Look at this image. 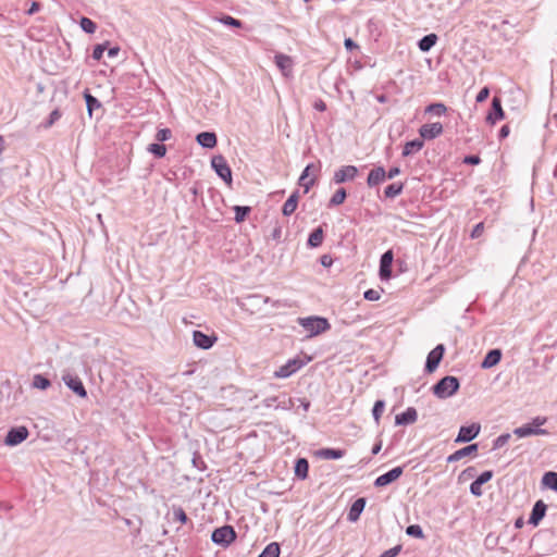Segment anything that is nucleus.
Listing matches in <instances>:
<instances>
[{"instance_id":"1","label":"nucleus","mask_w":557,"mask_h":557,"mask_svg":"<svg viewBox=\"0 0 557 557\" xmlns=\"http://www.w3.org/2000/svg\"><path fill=\"white\" fill-rule=\"evenodd\" d=\"M460 387L458 377L447 375L442 377L436 384L433 385V394L440 399H446L455 395Z\"/></svg>"},{"instance_id":"2","label":"nucleus","mask_w":557,"mask_h":557,"mask_svg":"<svg viewBox=\"0 0 557 557\" xmlns=\"http://www.w3.org/2000/svg\"><path fill=\"white\" fill-rule=\"evenodd\" d=\"M298 323L308 333V337L317 336L323 332H326L331 327L327 319L322 317L299 318Z\"/></svg>"},{"instance_id":"3","label":"nucleus","mask_w":557,"mask_h":557,"mask_svg":"<svg viewBox=\"0 0 557 557\" xmlns=\"http://www.w3.org/2000/svg\"><path fill=\"white\" fill-rule=\"evenodd\" d=\"M236 532L232 525L225 524L216 528L211 534V541L223 547L228 546L236 540Z\"/></svg>"},{"instance_id":"4","label":"nucleus","mask_w":557,"mask_h":557,"mask_svg":"<svg viewBox=\"0 0 557 557\" xmlns=\"http://www.w3.org/2000/svg\"><path fill=\"white\" fill-rule=\"evenodd\" d=\"M211 166L215 171L216 175L227 185L232 184V170L222 154L212 157Z\"/></svg>"},{"instance_id":"5","label":"nucleus","mask_w":557,"mask_h":557,"mask_svg":"<svg viewBox=\"0 0 557 557\" xmlns=\"http://www.w3.org/2000/svg\"><path fill=\"white\" fill-rule=\"evenodd\" d=\"M307 361L299 357L289 359L285 364L281 366L275 372L274 376L278 379H286L306 366Z\"/></svg>"},{"instance_id":"6","label":"nucleus","mask_w":557,"mask_h":557,"mask_svg":"<svg viewBox=\"0 0 557 557\" xmlns=\"http://www.w3.org/2000/svg\"><path fill=\"white\" fill-rule=\"evenodd\" d=\"M445 354V346L443 344H438L435 348H433L426 357L424 371L426 373H433L440 366L443 356Z\"/></svg>"},{"instance_id":"7","label":"nucleus","mask_w":557,"mask_h":557,"mask_svg":"<svg viewBox=\"0 0 557 557\" xmlns=\"http://www.w3.org/2000/svg\"><path fill=\"white\" fill-rule=\"evenodd\" d=\"M29 435L28 429L24 425L11 428L4 438L7 446L13 447L24 442Z\"/></svg>"},{"instance_id":"8","label":"nucleus","mask_w":557,"mask_h":557,"mask_svg":"<svg viewBox=\"0 0 557 557\" xmlns=\"http://www.w3.org/2000/svg\"><path fill=\"white\" fill-rule=\"evenodd\" d=\"M271 302L273 307H281L282 301L281 300H272L269 297H264L261 295H249L243 299L238 305L242 309L248 310V307H258L260 308V304H269Z\"/></svg>"},{"instance_id":"9","label":"nucleus","mask_w":557,"mask_h":557,"mask_svg":"<svg viewBox=\"0 0 557 557\" xmlns=\"http://www.w3.org/2000/svg\"><path fill=\"white\" fill-rule=\"evenodd\" d=\"M64 384L78 397L86 398L87 391L82 382V380L77 375L64 374L62 376Z\"/></svg>"},{"instance_id":"10","label":"nucleus","mask_w":557,"mask_h":557,"mask_svg":"<svg viewBox=\"0 0 557 557\" xmlns=\"http://www.w3.org/2000/svg\"><path fill=\"white\" fill-rule=\"evenodd\" d=\"M481 431L479 423H472L470 425H462L459 429L458 435L455 440L456 443H468L474 440Z\"/></svg>"},{"instance_id":"11","label":"nucleus","mask_w":557,"mask_h":557,"mask_svg":"<svg viewBox=\"0 0 557 557\" xmlns=\"http://www.w3.org/2000/svg\"><path fill=\"white\" fill-rule=\"evenodd\" d=\"M404 473V467H395L386 473L377 476L374 481L375 487H383L398 480Z\"/></svg>"},{"instance_id":"12","label":"nucleus","mask_w":557,"mask_h":557,"mask_svg":"<svg viewBox=\"0 0 557 557\" xmlns=\"http://www.w3.org/2000/svg\"><path fill=\"white\" fill-rule=\"evenodd\" d=\"M443 125L440 122L423 124L419 128V134L423 140H432L443 134Z\"/></svg>"},{"instance_id":"13","label":"nucleus","mask_w":557,"mask_h":557,"mask_svg":"<svg viewBox=\"0 0 557 557\" xmlns=\"http://www.w3.org/2000/svg\"><path fill=\"white\" fill-rule=\"evenodd\" d=\"M358 174V169L355 165H344L335 171L333 181L336 184H343L348 181H354Z\"/></svg>"},{"instance_id":"14","label":"nucleus","mask_w":557,"mask_h":557,"mask_svg":"<svg viewBox=\"0 0 557 557\" xmlns=\"http://www.w3.org/2000/svg\"><path fill=\"white\" fill-rule=\"evenodd\" d=\"M546 510H547V506L542 499H539L537 502H535V504L533 505V508L531 510L530 517H529V521H528L529 524H532L534 527L539 525L540 522L545 517Z\"/></svg>"},{"instance_id":"15","label":"nucleus","mask_w":557,"mask_h":557,"mask_svg":"<svg viewBox=\"0 0 557 557\" xmlns=\"http://www.w3.org/2000/svg\"><path fill=\"white\" fill-rule=\"evenodd\" d=\"M216 336L214 335H207L201 331H194L193 332V341L194 344L201 349H210L214 343L216 342Z\"/></svg>"},{"instance_id":"16","label":"nucleus","mask_w":557,"mask_h":557,"mask_svg":"<svg viewBox=\"0 0 557 557\" xmlns=\"http://www.w3.org/2000/svg\"><path fill=\"white\" fill-rule=\"evenodd\" d=\"M505 117V113L502 107V101L498 97H494L492 100L490 112L486 116V121L491 124H495Z\"/></svg>"},{"instance_id":"17","label":"nucleus","mask_w":557,"mask_h":557,"mask_svg":"<svg viewBox=\"0 0 557 557\" xmlns=\"http://www.w3.org/2000/svg\"><path fill=\"white\" fill-rule=\"evenodd\" d=\"M386 180V171L383 166H376L372 169L367 177V185L372 188Z\"/></svg>"},{"instance_id":"18","label":"nucleus","mask_w":557,"mask_h":557,"mask_svg":"<svg viewBox=\"0 0 557 557\" xmlns=\"http://www.w3.org/2000/svg\"><path fill=\"white\" fill-rule=\"evenodd\" d=\"M418 420V412L416 408L408 407L404 412L396 414L395 424L396 425H408L412 424Z\"/></svg>"},{"instance_id":"19","label":"nucleus","mask_w":557,"mask_h":557,"mask_svg":"<svg viewBox=\"0 0 557 557\" xmlns=\"http://www.w3.org/2000/svg\"><path fill=\"white\" fill-rule=\"evenodd\" d=\"M366 504L367 499L364 497L357 498L350 506V509L347 513V520L349 522L358 521L362 511L364 510Z\"/></svg>"},{"instance_id":"20","label":"nucleus","mask_w":557,"mask_h":557,"mask_svg":"<svg viewBox=\"0 0 557 557\" xmlns=\"http://www.w3.org/2000/svg\"><path fill=\"white\" fill-rule=\"evenodd\" d=\"M478 449H479V445L476 443L470 444L466 447H462V448L456 450L451 455H449L447 457V462L450 463V462L459 461L460 459H462L467 456H471V455L475 454L478 451Z\"/></svg>"},{"instance_id":"21","label":"nucleus","mask_w":557,"mask_h":557,"mask_svg":"<svg viewBox=\"0 0 557 557\" xmlns=\"http://www.w3.org/2000/svg\"><path fill=\"white\" fill-rule=\"evenodd\" d=\"M274 61H275L276 66L281 70V72L284 76H288L290 74V72L293 70L294 62L289 55L283 54V53H276L274 57Z\"/></svg>"},{"instance_id":"22","label":"nucleus","mask_w":557,"mask_h":557,"mask_svg":"<svg viewBox=\"0 0 557 557\" xmlns=\"http://www.w3.org/2000/svg\"><path fill=\"white\" fill-rule=\"evenodd\" d=\"M196 141L202 148L212 149L218 144V137L213 132H201L197 134Z\"/></svg>"},{"instance_id":"23","label":"nucleus","mask_w":557,"mask_h":557,"mask_svg":"<svg viewBox=\"0 0 557 557\" xmlns=\"http://www.w3.org/2000/svg\"><path fill=\"white\" fill-rule=\"evenodd\" d=\"M393 252L387 250L384 252L380 260V276L381 278H388L392 273Z\"/></svg>"},{"instance_id":"24","label":"nucleus","mask_w":557,"mask_h":557,"mask_svg":"<svg viewBox=\"0 0 557 557\" xmlns=\"http://www.w3.org/2000/svg\"><path fill=\"white\" fill-rule=\"evenodd\" d=\"M513 434L518 437H527L532 435H547L549 432L545 429L533 428L530 423L516 428Z\"/></svg>"},{"instance_id":"25","label":"nucleus","mask_w":557,"mask_h":557,"mask_svg":"<svg viewBox=\"0 0 557 557\" xmlns=\"http://www.w3.org/2000/svg\"><path fill=\"white\" fill-rule=\"evenodd\" d=\"M314 169V164L313 163H310L308 164L305 170L302 171L299 180H298V184L305 188V193H308L310 190V188L314 185L315 183V180L314 178H309V175H310V172L311 170Z\"/></svg>"},{"instance_id":"26","label":"nucleus","mask_w":557,"mask_h":557,"mask_svg":"<svg viewBox=\"0 0 557 557\" xmlns=\"http://www.w3.org/2000/svg\"><path fill=\"white\" fill-rule=\"evenodd\" d=\"M502 359L500 349H491L484 357L481 367L483 369H490L496 366Z\"/></svg>"},{"instance_id":"27","label":"nucleus","mask_w":557,"mask_h":557,"mask_svg":"<svg viewBox=\"0 0 557 557\" xmlns=\"http://www.w3.org/2000/svg\"><path fill=\"white\" fill-rule=\"evenodd\" d=\"M299 193L295 190L285 201L282 208V213L285 216L292 215L298 206Z\"/></svg>"},{"instance_id":"28","label":"nucleus","mask_w":557,"mask_h":557,"mask_svg":"<svg viewBox=\"0 0 557 557\" xmlns=\"http://www.w3.org/2000/svg\"><path fill=\"white\" fill-rule=\"evenodd\" d=\"M424 146V141L421 138H416L413 140L407 141L404 146L401 156L403 157H409L413 153L419 152Z\"/></svg>"},{"instance_id":"29","label":"nucleus","mask_w":557,"mask_h":557,"mask_svg":"<svg viewBox=\"0 0 557 557\" xmlns=\"http://www.w3.org/2000/svg\"><path fill=\"white\" fill-rule=\"evenodd\" d=\"M83 96L86 101L87 113L91 119L94 111L101 108V102L95 96H92L88 89L84 90Z\"/></svg>"},{"instance_id":"30","label":"nucleus","mask_w":557,"mask_h":557,"mask_svg":"<svg viewBox=\"0 0 557 557\" xmlns=\"http://www.w3.org/2000/svg\"><path fill=\"white\" fill-rule=\"evenodd\" d=\"M438 37L436 34H428L418 41V47L422 52L430 51L437 42Z\"/></svg>"},{"instance_id":"31","label":"nucleus","mask_w":557,"mask_h":557,"mask_svg":"<svg viewBox=\"0 0 557 557\" xmlns=\"http://www.w3.org/2000/svg\"><path fill=\"white\" fill-rule=\"evenodd\" d=\"M323 238H324V231H323L322 226H318L310 233L307 244L309 247L317 248L322 245Z\"/></svg>"},{"instance_id":"32","label":"nucleus","mask_w":557,"mask_h":557,"mask_svg":"<svg viewBox=\"0 0 557 557\" xmlns=\"http://www.w3.org/2000/svg\"><path fill=\"white\" fill-rule=\"evenodd\" d=\"M295 475L304 480L308 476L309 462L306 458H298L295 462Z\"/></svg>"},{"instance_id":"33","label":"nucleus","mask_w":557,"mask_h":557,"mask_svg":"<svg viewBox=\"0 0 557 557\" xmlns=\"http://www.w3.org/2000/svg\"><path fill=\"white\" fill-rule=\"evenodd\" d=\"M172 520L174 522H180L181 524H186L189 519L185 512V510L181 506L173 505L171 509Z\"/></svg>"},{"instance_id":"34","label":"nucleus","mask_w":557,"mask_h":557,"mask_svg":"<svg viewBox=\"0 0 557 557\" xmlns=\"http://www.w3.org/2000/svg\"><path fill=\"white\" fill-rule=\"evenodd\" d=\"M542 484L553 491H557V472H545L542 478Z\"/></svg>"},{"instance_id":"35","label":"nucleus","mask_w":557,"mask_h":557,"mask_svg":"<svg viewBox=\"0 0 557 557\" xmlns=\"http://www.w3.org/2000/svg\"><path fill=\"white\" fill-rule=\"evenodd\" d=\"M281 547L276 542H272L265 546L258 557H280Z\"/></svg>"},{"instance_id":"36","label":"nucleus","mask_w":557,"mask_h":557,"mask_svg":"<svg viewBox=\"0 0 557 557\" xmlns=\"http://www.w3.org/2000/svg\"><path fill=\"white\" fill-rule=\"evenodd\" d=\"M403 189H404L403 183H393L385 187L384 196L386 198L393 199V198L397 197L398 195H400L403 193Z\"/></svg>"},{"instance_id":"37","label":"nucleus","mask_w":557,"mask_h":557,"mask_svg":"<svg viewBox=\"0 0 557 557\" xmlns=\"http://www.w3.org/2000/svg\"><path fill=\"white\" fill-rule=\"evenodd\" d=\"M345 451L336 448H323L319 450V456L324 459H339L344 456Z\"/></svg>"},{"instance_id":"38","label":"nucleus","mask_w":557,"mask_h":557,"mask_svg":"<svg viewBox=\"0 0 557 557\" xmlns=\"http://www.w3.org/2000/svg\"><path fill=\"white\" fill-rule=\"evenodd\" d=\"M447 112V107L442 102H434L425 108V113L434 114L437 116L444 115Z\"/></svg>"},{"instance_id":"39","label":"nucleus","mask_w":557,"mask_h":557,"mask_svg":"<svg viewBox=\"0 0 557 557\" xmlns=\"http://www.w3.org/2000/svg\"><path fill=\"white\" fill-rule=\"evenodd\" d=\"M347 197V193L345 188L337 189L334 195L331 197L329 201V207H336L342 205Z\"/></svg>"},{"instance_id":"40","label":"nucleus","mask_w":557,"mask_h":557,"mask_svg":"<svg viewBox=\"0 0 557 557\" xmlns=\"http://www.w3.org/2000/svg\"><path fill=\"white\" fill-rule=\"evenodd\" d=\"M251 208L248 206H235L234 212H235V222L242 223L245 221L246 216L250 213Z\"/></svg>"},{"instance_id":"41","label":"nucleus","mask_w":557,"mask_h":557,"mask_svg":"<svg viewBox=\"0 0 557 557\" xmlns=\"http://www.w3.org/2000/svg\"><path fill=\"white\" fill-rule=\"evenodd\" d=\"M147 150L157 158H163L166 153V147L162 143L150 144Z\"/></svg>"},{"instance_id":"42","label":"nucleus","mask_w":557,"mask_h":557,"mask_svg":"<svg viewBox=\"0 0 557 557\" xmlns=\"http://www.w3.org/2000/svg\"><path fill=\"white\" fill-rule=\"evenodd\" d=\"M51 385V382L49 379L41 374H36L33 377V387L38 389H47Z\"/></svg>"},{"instance_id":"43","label":"nucleus","mask_w":557,"mask_h":557,"mask_svg":"<svg viewBox=\"0 0 557 557\" xmlns=\"http://www.w3.org/2000/svg\"><path fill=\"white\" fill-rule=\"evenodd\" d=\"M81 28L87 34H94L97 29V24L89 17L83 16L79 21Z\"/></svg>"},{"instance_id":"44","label":"nucleus","mask_w":557,"mask_h":557,"mask_svg":"<svg viewBox=\"0 0 557 557\" xmlns=\"http://www.w3.org/2000/svg\"><path fill=\"white\" fill-rule=\"evenodd\" d=\"M384 408H385V401L384 400L379 399V400H376L374 403V406L372 408V416H373V419L376 422V424L380 423V419L382 417Z\"/></svg>"},{"instance_id":"45","label":"nucleus","mask_w":557,"mask_h":557,"mask_svg":"<svg viewBox=\"0 0 557 557\" xmlns=\"http://www.w3.org/2000/svg\"><path fill=\"white\" fill-rule=\"evenodd\" d=\"M406 534L416 539H423V530L419 524H410L406 529Z\"/></svg>"},{"instance_id":"46","label":"nucleus","mask_w":557,"mask_h":557,"mask_svg":"<svg viewBox=\"0 0 557 557\" xmlns=\"http://www.w3.org/2000/svg\"><path fill=\"white\" fill-rule=\"evenodd\" d=\"M509 438H510L509 433L500 434L493 441V449L502 448L503 446H505L508 443Z\"/></svg>"},{"instance_id":"47","label":"nucleus","mask_w":557,"mask_h":557,"mask_svg":"<svg viewBox=\"0 0 557 557\" xmlns=\"http://www.w3.org/2000/svg\"><path fill=\"white\" fill-rule=\"evenodd\" d=\"M220 22L226 26H232V27H236V28H239L242 27L243 23L240 20H237L231 15H224Z\"/></svg>"},{"instance_id":"48","label":"nucleus","mask_w":557,"mask_h":557,"mask_svg":"<svg viewBox=\"0 0 557 557\" xmlns=\"http://www.w3.org/2000/svg\"><path fill=\"white\" fill-rule=\"evenodd\" d=\"M172 137V132L170 128H161L156 134V139L159 143H164Z\"/></svg>"},{"instance_id":"49","label":"nucleus","mask_w":557,"mask_h":557,"mask_svg":"<svg viewBox=\"0 0 557 557\" xmlns=\"http://www.w3.org/2000/svg\"><path fill=\"white\" fill-rule=\"evenodd\" d=\"M106 49H107L106 44L96 45L94 47L92 54H91L92 59L96 61H99L102 58Z\"/></svg>"},{"instance_id":"50","label":"nucleus","mask_w":557,"mask_h":557,"mask_svg":"<svg viewBox=\"0 0 557 557\" xmlns=\"http://www.w3.org/2000/svg\"><path fill=\"white\" fill-rule=\"evenodd\" d=\"M363 297L366 300H369V301H376L381 298V293L376 289H368L364 292L363 294Z\"/></svg>"},{"instance_id":"51","label":"nucleus","mask_w":557,"mask_h":557,"mask_svg":"<svg viewBox=\"0 0 557 557\" xmlns=\"http://www.w3.org/2000/svg\"><path fill=\"white\" fill-rule=\"evenodd\" d=\"M61 117V112L59 109H54L50 115L48 121L45 123V127H51Z\"/></svg>"},{"instance_id":"52","label":"nucleus","mask_w":557,"mask_h":557,"mask_svg":"<svg viewBox=\"0 0 557 557\" xmlns=\"http://www.w3.org/2000/svg\"><path fill=\"white\" fill-rule=\"evenodd\" d=\"M401 549H403V546L399 544V545H396V546L385 550L379 557H397L399 555V553L401 552Z\"/></svg>"},{"instance_id":"53","label":"nucleus","mask_w":557,"mask_h":557,"mask_svg":"<svg viewBox=\"0 0 557 557\" xmlns=\"http://www.w3.org/2000/svg\"><path fill=\"white\" fill-rule=\"evenodd\" d=\"M482 485L480 482H478L476 480H474L471 484H470V493L475 496V497H480L482 496L483 494V491H482Z\"/></svg>"},{"instance_id":"54","label":"nucleus","mask_w":557,"mask_h":557,"mask_svg":"<svg viewBox=\"0 0 557 557\" xmlns=\"http://www.w3.org/2000/svg\"><path fill=\"white\" fill-rule=\"evenodd\" d=\"M493 471L491 470H486V471H483L481 474L478 475V478L475 479L478 482H480L481 484H485L487 483L490 480H492L493 478Z\"/></svg>"},{"instance_id":"55","label":"nucleus","mask_w":557,"mask_h":557,"mask_svg":"<svg viewBox=\"0 0 557 557\" xmlns=\"http://www.w3.org/2000/svg\"><path fill=\"white\" fill-rule=\"evenodd\" d=\"M463 163L469 165H478L481 163V158L478 154H469L463 158Z\"/></svg>"},{"instance_id":"56","label":"nucleus","mask_w":557,"mask_h":557,"mask_svg":"<svg viewBox=\"0 0 557 557\" xmlns=\"http://www.w3.org/2000/svg\"><path fill=\"white\" fill-rule=\"evenodd\" d=\"M483 232H484V223L480 222L473 227V230L470 234V237L473 239L479 238L483 234Z\"/></svg>"},{"instance_id":"57","label":"nucleus","mask_w":557,"mask_h":557,"mask_svg":"<svg viewBox=\"0 0 557 557\" xmlns=\"http://www.w3.org/2000/svg\"><path fill=\"white\" fill-rule=\"evenodd\" d=\"M546 422H547V418H546V417L537 416V417H534V418L532 419V421L530 422V424H531L533 428L542 429L541 426H542V425H544Z\"/></svg>"},{"instance_id":"58","label":"nucleus","mask_w":557,"mask_h":557,"mask_svg":"<svg viewBox=\"0 0 557 557\" xmlns=\"http://www.w3.org/2000/svg\"><path fill=\"white\" fill-rule=\"evenodd\" d=\"M490 96V89L488 87H483L476 95L475 100L476 102H483L485 101Z\"/></svg>"},{"instance_id":"59","label":"nucleus","mask_w":557,"mask_h":557,"mask_svg":"<svg viewBox=\"0 0 557 557\" xmlns=\"http://www.w3.org/2000/svg\"><path fill=\"white\" fill-rule=\"evenodd\" d=\"M320 263L324 267V268H329L332 265L333 263V259L330 255H322L320 257Z\"/></svg>"},{"instance_id":"60","label":"nucleus","mask_w":557,"mask_h":557,"mask_svg":"<svg viewBox=\"0 0 557 557\" xmlns=\"http://www.w3.org/2000/svg\"><path fill=\"white\" fill-rule=\"evenodd\" d=\"M344 46L346 50L350 52L355 49H358V45L351 38H346L344 40Z\"/></svg>"},{"instance_id":"61","label":"nucleus","mask_w":557,"mask_h":557,"mask_svg":"<svg viewBox=\"0 0 557 557\" xmlns=\"http://www.w3.org/2000/svg\"><path fill=\"white\" fill-rule=\"evenodd\" d=\"M400 174V169L398 166H392L388 172H386V178H394L396 177L397 175Z\"/></svg>"},{"instance_id":"62","label":"nucleus","mask_w":557,"mask_h":557,"mask_svg":"<svg viewBox=\"0 0 557 557\" xmlns=\"http://www.w3.org/2000/svg\"><path fill=\"white\" fill-rule=\"evenodd\" d=\"M39 10H40V3L37 2V1H33L32 4H30V8L26 11V13L28 15H33L36 12H38Z\"/></svg>"},{"instance_id":"63","label":"nucleus","mask_w":557,"mask_h":557,"mask_svg":"<svg viewBox=\"0 0 557 557\" xmlns=\"http://www.w3.org/2000/svg\"><path fill=\"white\" fill-rule=\"evenodd\" d=\"M313 108L317 111L324 112L326 110V103L322 99H319L314 102Z\"/></svg>"},{"instance_id":"64","label":"nucleus","mask_w":557,"mask_h":557,"mask_svg":"<svg viewBox=\"0 0 557 557\" xmlns=\"http://www.w3.org/2000/svg\"><path fill=\"white\" fill-rule=\"evenodd\" d=\"M509 132H510L509 126L503 125L502 128L499 129V134H498L499 139L506 138L509 135Z\"/></svg>"}]
</instances>
